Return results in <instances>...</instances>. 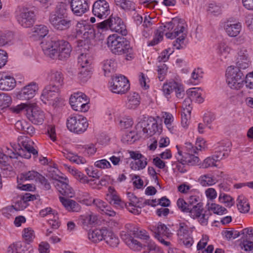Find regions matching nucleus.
<instances>
[{"label":"nucleus","instance_id":"09e8293b","mask_svg":"<svg viewBox=\"0 0 253 253\" xmlns=\"http://www.w3.org/2000/svg\"><path fill=\"white\" fill-rule=\"evenodd\" d=\"M18 97L21 100H29L32 98V85L29 84L24 86L19 92Z\"/></svg>","mask_w":253,"mask_h":253},{"label":"nucleus","instance_id":"7ed1b4c3","mask_svg":"<svg viewBox=\"0 0 253 253\" xmlns=\"http://www.w3.org/2000/svg\"><path fill=\"white\" fill-rule=\"evenodd\" d=\"M49 22L58 31H65L73 25L72 18L68 13L67 5L61 2L58 4L54 11L49 15Z\"/></svg>","mask_w":253,"mask_h":253},{"label":"nucleus","instance_id":"864d4df0","mask_svg":"<svg viewBox=\"0 0 253 253\" xmlns=\"http://www.w3.org/2000/svg\"><path fill=\"white\" fill-rule=\"evenodd\" d=\"M91 68H81L79 73L78 78L82 82H86L91 77Z\"/></svg>","mask_w":253,"mask_h":253},{"label":"nucleus","instance_id":"bf43d9fd","mask_svg":"<svg viewBox=\"0 0 253 253\" xmlns=\"http://www.w3.org/2000/svg\"><path fill=\"white\" fill-rule=\"evenodd\" d=\"M63 154L66 158L77 164H84L86 162L85 159L82 157L77 155L70 156L71 154H66L65 152H63Z\"/></svg>","mask_w":253,"mask_h":253},{"label":"nucleus","instance_id":"b1692460","mask_svg":"<svg viewBox=\"0 0 253 253\" xmlns=\"http://www.w3.org/2000/svg\"><path fill=\"white\" fill-rule=\"evenodd\" d=\"M110 30L122 35H126L127 34L126 27L122 19L119 17L111 16L110 17Z\"/></svg>","mask_w":253,"mask_h":253},{"label":"nucleus","instance_id":"c03bdc74","mask_svg":"<svg viewBox=\"0 0 253 253\" xmlns=\"http://www.w3.org/2000/svg\"><path fill=\"white\" fill-rule=\"evenodd\" d=\"M104 240L106 243L112 247H116L119 243L118 238L111 231L107 230V233H105Z\"/></svg>","mask_w":253,"mask_h":253},{"label":"nucleus","instance_id":"e2e57ef3","mask_svg":"<svg viewBox=\"0 0 253 253\" xmlns=\"http://www.w3.org/2000/svg\"><path fill=\"white\" fill-rule=\"evenodd\" d=\"M217 161L215 160V158L213 156L212 157H209L205 159L203 162L201 164L200 168L203 169H207L209 167L216 166L215 163Z\"/></svg>","mask_w":253,"mask_h":253},{"label":"nucleus","instance_id":"8fccbe9b","mask_svg":"<svg viewBox=\"0 0 253 253\" xmlns=\"http://www.w3.org/2000/svg\"><path fill=\"white\" fill-rule=\"evenodd\" d=\"M163 117L164 118V123L169 130L172 133H174L175 129L172 125V123L174 120L173 116L169 113L166 112Z\"/></svg>","mask_w":253,"mask_h":253},{"label":"nucleus","instance_id":"3c124183","mask_svg":"<svg viewBox=\"0 0 253 253\" xmlns=\"http://www.w3.org/2000/svg\"><path fill=\"white\" fill-rule=\"evenodd\" d=\"M116 64V62L112 59L106 60L103 62V69L105 76H107L108 74L114 71Z\"/></svg>","mask_w":253,"mask_h":253},{"label":"nucleus","instance_id":"0eeeda50","mask_svg":"<svg viewBox=\"0 0 253 253\" xmlns=\"http://www.w3.org/2000/svg\"><path fill=\"white\" fill-rule=\"evenodd\" d=\"M246 71L239 69L235 66H229L226 70L227 82L232 89H239L241 88L244 82Z\"/></svg>","mask_w":253,"mask_h":253},{"label":"nucleus","instance_id":"cd10ccee","mask_svg":"<svg viewBox=\"0 0 253 253\" xmlns=\"http://www.w3.org/2000/svg\"><path fill=\"white\" fill-rule=\"evenodd\" d=\"M11 110L15 113H19L21 111L25 113L29 120L32 118V103L31 101L27 103H23L11 108Z\"/></svg>","mask_w":253,"mask_h":253},{"label":"nucleus","instance_id":"338daca9","mask_svg":"<svg viewBox=\"0 0 253 253\" xmlns=\"http://www.w3.org/2000/svg\"><path fill=\"white\" fill-rule=\"evenodd\" d=\"M124 156L121 152L114 153V154L110 157L109 159L114 166H118L121 162Z\"/></svg>","mask_w":253,"mask_h":253},{"label":"nucleus","instance_id":"5701e85b","mask_svg":"<svg viewBox=\"0 0 253 253\" xmlns=\"http://www.w3.org/2000/svg\"><path fill=\"white\" fill-rule=\"evenodd\" d=\"M38 103L39 101L37 98L33 100V124L40 125L42 124L45 117Z\"/></svg>","mask_w":253,"mask_h":253},{"label":"nucleus","instance_id":"39448f33","mask_svg":"<svg viewBox=\"0 0 253 253\" xmlns=\"http://www.w3.org/2000/svg\"><path fill=\"white\" fill-rule=\"evenodd\" d=\"M164 26L167 30L166 36L168 39H173L178 37L173 42V46L177 49L183 48L184 40L187 36L184 24L177 19H173L166 23Z\"/></svg>","mask_w":253,"mask_h":253},{"label":"nucleus","instance_id":"58836bf2","mask_svg":"<svg viewBox=\"0 0 253 253\" xmlns=\"http://www.w3.org/2000/svg\"><path fill=\"white\" fill-rule=\"evenodd\" d=\"M91 61V56L87 53H82L78 59V64L81 68L90 67Z\"/></svg>","mask_w":253,"mask_h":253},{"label":"nucleus","instance_id":"dca6fc26","mask_svg":"<svg viewBox=\"0 0 253 253\" xmlns=\"http://www.w3.org/2000/svg\"><path fill=\"white\" fill-rule=\"evenodd\" d=\"M236 65V67L244 71H246L250 67L251 61L249 51L246 48L242 47L238 52Z\"/></svg>","mask_w":253,"mask_h":253},{"label":"nucleus","instance_id":"5fc2aeb1","mask_svg":"<svg viewBox=\"0 0 253 253\" xmlns=\"http://www.w3.org/2000/svg\"><path fill=\"white\" fill-rule=\"evenodd\" d=\"M22 237L24 243L30 247L32 243V228H24L22 232Z\"/></svg>","mask_w":253,"mask_h":253},{"label":"nucleus","instance_id":"f3484780","mask_svg":"<svg viewBox=\"0 0 253 253\" xmlns=\"http://www.w3.org/2000/svg\"><path fill=\"white\" fill-rule=\"evenodd\" d=\"M33 191L36 190L37 187L44 190H48L51 185L47 179L39 172L33 170Z\"/></svg>","mask_w":253,"mask_h":253},{"label":"nucleus","instance_id":"aec40b11","mask_svg":"<svg viewBox=\"0 0 253 253\" xmlns=\"http://www.w3.org/2000/svg\"><path fill=\"white\" fill-rule=\"evenodd\" d=\"M59 88L60 87L58 85L51 84L47 85L42 90L40 98L39 99L45 104L46 102L44 99L48 100L51 99L53 97L58 95Z\"/></svg>","mask_w":253,"mask_h":253},{"label":"nucleus","instance_id":"603ef678","mask_svg":"<svg viewBox=\"0 0 253 253\" xmlns=\"http://www.w3.org/2000/svg\"><path fill=\"white\" fill-rule=\"evenodd\" d=\"M7 253H26L20 242L14 243L8 247ZM30 253V251L28 252Z\"/></svg>","mask_w":253,"mask_h":253},{"label":"nucleus","instance_id":"9d476101","mask_svg":"<svg viewBox=\"0 0 253 253\" xmlns=\"http://www.w3.org/2000/svg\"><path fill=\"white\" fill-rule=\"evenodd\" d=\"M137 132H140L141 129L144 134L151 136L158 132L160 133L162 130L159 127L157 121L153 118H150L139 122L136 126Z\"/></svg>","mask_w":253,"mask_h":253},{"label":"nucleus","instance_id":"49530a36","mask_svg":"<svg viewBox=\"0 0 253 253\" xmlns=\"http://www.w3.org/2000/svg\"><path fill=\"white\" fill-rule=\"evenodd\" d=\"M147 164V159L142 156L141 158L136 160L134 162H131L130 167L133 170H140L144 169Z\"/></svg>","mask_w":253,"mask_h":253},{"label":"nucleus","instance_id":"a211bd4d","mask_svg":"<svg viewBox=\"0 0 253 253\" xmlns=\"http://www.w3.org/2000/svg\"><path fill=\"white\" fill-rule=\"evenodd\" d=\"M71 7L73 13L81 16L89 10L88 0H71Z\"/></svg>","mask_w":253,"mask_h":253},{"label":"nucleus","instance_id":"393cba45","mask_svg":"<svg viewBox=\"0 0 253 253\" xmlns=\"http://www.w3.org/2000/svg\"><path fill=\"white\" fill-rule=\"evenodd\" d=\"M65 181H57L56 182L54 183L55 187L58 192L62 195L68 197H73L74 195V191L73 188L68 184L66 181L67 179L64 178Z\"/></svg>","mask_w":253,"mask_h":253},{"label":"nucleus","instance_id":"f704fd0d","mask_svg":"<svg viewBox=\"0 0 253 253\" xmlns=\"http://www.w3.org/2000/svg\"><path fill=\"white\" fill-rule=\"evenodd\" d=\"M216 149L215 154L213 156L217 161L227 157L230 151L229 146H226L222 145L219 146Z\"/></svg>","mask_w":253,"mask_h":253},{"label":"nucleus","instance_id":"c756f323","mask_svg":"<svg viewBox=\"0 0 253 253\" xmlns=\"http://www.w3.org/2000/svg\"><path fill=\"white\" fill-rule=\"evenodd\" d=\"M105 233H107L106 229H95L88 232V238L92 242L98 243L104 240Z\"/></svg>","mask_w":253,"mask_h":253},{"label":"nucleus","instance_id":"f03ea898","mask_svg":"<svg viewBox=\"0 0 253 253\" xmlns=\"http://www.w3.org/2000/svg\"><path fill=\"white\" fill-rule=\"evenodd\" d=\"M40 44L44 54L51 59L63 60L70 56L71 46L65 40H43Z\"/></svg>","mask_w":253,"mask_h":253},{"label":"nucleus","instance_id":"1a4fd4ad","mask_svg":"<svg viewBox=\"0 0 253 253\" xmlns=\"http://www.w3.org/2000/svg\"><path fill=\"white\" fill-rule=\"evenodd\" d=\"M89 98L83 92H77L70 98V104L73 110L76 111L85 112L89 109Z\"/></svg>","mask_w":253,"mask_h":253},{"label":"nucleus","instance_id":"c85d7f7f","mask_svg":"<svg viewBox=\"0 0 253 253\" xmlns=\"http://www.w3.org/2000/svg\"><path fill=\"white\" fill-rule=\"evenodd\" d=\"M48 80L53 85L60 87L63 83V76L62 73L56 70H51L48 74Z\"/></svg>","mask_w":253,"mask_h":253},{"label":"nucleus","instance_id":"f8f14e48","mask_svg":"<svg viewBox=\"0 0 253 253\" xmlns=\"http://www.w3.org/2000/svg\"><path fill=\"white\" fill-rule=\"evenodd\" d=\"M128 80L124 76L120 75L112 78L110 82V90L118 94L125 93L129 88Z\"/></svg>","mask_w":253,"mask_h":253},{"label":"nucleus","instance_id":"79ce46f5","mask_svg":"<svg viewBox=\"0 0 253 253\" xmlns=\"http://www.w3.org/2000/svg\"><path fill=\"white\" fill-rule=\"evenodd\" d=\"M117 5L126 11H134L135 10V3L129 0H115Z\"/></svg>","mask_w":253,"mask_h":253},{"label":"nucleus","instance_id":"423d86ee","mask_svg":"<svg viewBox=\"0 0 253 253\" xmlns=\"http://www.w3.org/2000/svg\"><path fill=\"white\" fill-rule=\"evenodd\" d=\"M107 44L113 54H126L127 60L131 58L132 49L129 42L126 38L117 34L110 35L107 38Z\"/></svg>","mask_w":253,"mask_h":253},{"label":"nucleus","instance_id":"de8ad7c7","mask_svg":"<svg viewBox=\"0 0 253 253\" xmlns=\"http://www.w3.org/2000/svg\"><path fill=\"white\" fill-rule=\"evenodd\" d=\"M203 211V205L197 204V206L195 205L190 207L187 213H189L191 217L195 219L201 215Z\"/></svg>","mask_w":253,"mask_h":253},{"label":"nucleus","instance_id":"9b49d317","mask_svg":"<svg viewBox=\"0 0 253 253\" xmlns=\"http://www.w3.org/2000/svg\"><path fill=\"white\" fill-rule=\"evenodd\" d=\"M32 194L28 193L25 194L22 198L17 201L14 205L2 209V214L6 217L9 218L14 210L20 211L24 210L29 205V202L31 200Z\"/></svg>","mask_w":253,"mask_h":253},{"label":"nucleus","instance_id":"4468645a","mask_svg":"<svg viewBox=\"0 0 253 253\" xmlns=\"http://www.w3.org/2000/svg\"><path fill=\"white\" fill-rule=\"evenodd\" d=\"M174 90L176 96L181 99L184 95V89L182 84L175 81L169 82L164 84L162 91L167 98H169V95Z\"/></svg>","mask_w":253,"mask_h":253},{"label":"nucleus","instance_id":"4be33fe9","mask_svg":"<svg viewBox=\"0 0 253 253\" xmlns=\"http://www.w3.org/2000/svg\"><path fill=\"white\" fill-rule=\"evenodd\" d=\"M31 10L29 8H21L17 15V21L23 28L30 27L32 25Z\"/></svg>","mask_w":253,"mask_h":253},{"label":"nucleus","instance_id":"f257e3e1","mask_svg":"<svg viewBox=\"0 0 253 253\" xmlns=\"http://www.w3.org/2000/svg\"><path fill=\"white\" fill-rule=\"evenodd\" d=\"M32 154V141L30 137L21 136L19 139V146L10 143V147L0 148V189L2 187L1 176H13L15 170L11 164L12 159L20 158L30 159Z\"/></svg>","mask_w":253,"mask_h":253},{"label":"nucleus","instance_id":"20e7f679","mask_svg":"<svg viewBox=\"0 0 253 253\" xmlns=\"http://www.w3.org/2000/svg\"><path fill=\"white\" fill-rule=\"evenodd\" d=\"M110 194L107 195V199L109 203L118 209L126 207L130 212L134 214H139L141 212V209L143 208L141 204L143 200L142 198H138L133 193L128 192L127 196L129 202L126 203L122 201L120 197L114 193V188L110 187L109 188Z\"/></svg>","mask_w":253,"mask_h":253},{"label":"nucleus","instance_id":"c9c22d12","mask_svg":"<svg viewBox=\"0 0 253 253\" xmlns=\"http://www.w3.org/2000/svg\"><path fill=\"white\" fill-rule=\"evenodd\" d=\"M140 97L137 93L133 92L130 94L127 97L126 106L129 109H136L140 104Z\"/></svg>","mask_w":253,"mask_h":253},{"label":"nucleus","instance_id":"4d7b16f0","mask_svg":"<svg viewBox=\"0 0 253 253\" xmlns=\"http://www.w3.org/2000/svg\"><path fill=\"white\" fill-rule=\"evenodd\" d=\"M32 172L30 171L22 173L17 177V181H20V185L21 187H26V185H23L24 182H31Z\"/></svg>","mask_w":253,"mask_h":253},{"label":"nucleus","instance_id":"473e14b6","mask_svg":"<svg viewBox=\"0 0 253 253\" xmlns=\"http://www.w3.org/2000/svg\"><path fill=\"white\" fill-rule=\"evenodd\" d=\"M167 30L164 24L160 26L156 30L153 39L148 43L149 46H154L158 44L163 39L164 35H166Z\"/></svg>","mask_w":253,"mask_h":253},{"label":"nucleus","instance_id":"412c9836","mask_svg":"<svg viewBox=\"0 0 253 253\" xmlns=\"http://www.w3.org/2000/svg\"><path fill=\"white\" fill-rule=\"evenodd\" d=\"M176 148L177 149V153L175 155L176 160H182L183 163L191 166L195 165L199 163L198 157L194 155L193 153H185V155H183L182 151L180 150L177 145Z\"/></svg>","mask_w":253,"mask_h":253},{"label":"nucleus","instance_id":"13d9d810","mask_svg":"<svg viewBox=\"0 0 253 253\" xmlns=\"http://www.w3.org/2000/svg\"><path fill=\"white\" fill-rule=\"evenodd\" d=\"M157 72L158 78L160 81H162L168 72V67L166 64L163 63H160L157 66Z\"/></svg>","mask_w":253,"mask_h":253},{"label":"nucleus","instance_id":"774afa93","mask_svg":"<svg viewBox=\"0 0 253 253\" xmlns=\"http://www.w3.org/2000/svg\"><path fill=\"white\" fill-rule=\"evenodd\" d=\"M11 101V97L7 94H0V107L5 108L8 106Z\"/></svg>","mask_w":253,"mask_h":253},{"label":"nucleus","instance_id":"69168bd1","mask_svg":"<svg viewBox=\"0 0 253 253\" xmlns=\"http://www.w3.org/2000/svg\"><path fill=\"white\" fill-rule=\"evenodd\" d=\"M173 52L170 48L164 50L158 57V60L160 63L165 62L168 60L169 57Z\"/></svg>","mask_w":253,"mask_h":253},{"label":"nucleus","instance_id":"680f3d73","mask_svg":"<svg viewBox=\"0 0 253 253\" xmlns=\"http://www.w3.org/2000/svg\"><path fill=\"white\" fill-rule=\"evenodd\" d=\"M177 206L179 210L184 213H187L189 211L190 206L188 204V201H185L182 198H179L176 202Z\"/></svg>","mask_w":253,"mask_h":253},{"label":"nucleus","instance_id":"bb28decb","mask_svg":"<svg viewBox=\"0 0 253 253\" xmlns=\"http://www.w3.org/2000/svg\"><path fill=\"white\" fill-rule=\"evenodd\" d=\"M59 199L62 205L68 211L79 212L81 210V206L77 202L61 196H59Z\"/></svg>","mask_w":253,"mask_h":253},{"label":"nucleus","instance_id":"37998d69","mask_svg":"<svg viewBox=\"0 0 253 253\" xmlns=\"http://www.w3.org/2000/svg\"><path fill=\"white\" fill-rule=\"evenodd\" d=\"M56 166V165L54 163H53V164H49V167L47 169L48 176L50 178L55 180L54 183L56 182L57 181H60L64 179L63 177L60 176L58 174L59 170L55 167Z\"/></svg>","mask_w":253,"mask_h":253},{"label":"nucleus","instance_id":"72a5a7b5","mask_svg":"<svg viewBox=\"0 0 253 253\" xmlns=\"http://www.w3.org/2000/svg\"><path fill=\"white\" fill-rule=\"evenodd\" d=\"M198 181L203 186H211L217 182L216 179L211 173L201 175Z\"/></svg>","mask_w":253,"mask_h":253},{"label":"nucleus","instance_id":"0e129e2a","mask_svg":"<svg viewBox=\"0 0 253 253\" xmlns=\"http://www.w3.org/2000/svg\"><path fill=\"white\" fill-rule=\"evenodd\" d=\"M119 125L122 128H127L132 126L133 125L132 119L129 117H123L119 119Z\"/></svg>","mask_w":253,"mask_h":253},{"label":"nucleus","instance_id":"6ab92c4d","mask_svg":"<svg viewBox=\"0 0 253 253\" xmlns=\"http://www.w3.org/2000/svg\"><path fill=\"white\" fill-rule=\"evenodd\" d=\"M224 29L227 35L230 37H236L242 30V24L240 22L228 20L224 24Z\"/></svg>","mask_w":253,"mask_h":253},{"label":"nucleus","instance_id":"a878e982","mask_svg":"<svg viewBox=\"0 0 253 253\" xmlns=\"http://www.w3.org/2000/svg\"><path fill=\"white\" fill-rule=\"evenodd\" d=\"M16 85V81L14 77L9 74H3L0 78V89L11 90Z\"/></svg>","mask_w":253,"mask_h":253},{"label":"nucleus","instance_id":"a19ab883","mask_svg":"<svg viewBox=\"0 0 253 253\" xmlns=\"http://www.w3.org/2000/svg\"><path fill=\"white\" fill-rule=\"evenodd\" d=\"M97 220V216L91 212L86 213L81 216V220L83 225L88 226L94 223Z\"/></svg>","mask_w":253,"mask_h":253},{"label":"nucleus","instance_id":"e433bc0d","mask_svg":"<svg viewBox=\"0 0 253 253\" xmlns=\"http://www.w3.org/2000/svg\"><path fill=\"white\" fill-rule=\"evenodd\" d=\"M176 235L179 238H182L190 234L191 232L190 227L184 222L180 221L176 224Z\"/></svg>","mask_w":253,"mask_h":253},{"label":"nucleus","instance_id":"ea45409f","mask_svg":"<svg viewBox=\"0 0 253 253\" xmlns=\"http://www.w3.org/2000/svg\"><path fill=\"white\" fill-rule=\"evenodd\" d=\"M237 207L240 212L242 213L248 212L250 210V205L242 195L239 196L237 199Z\"/></svg>","mask_w":253,"mask_h":253},{"label":"nucleus","instance_id":"ddd939ff","mask_svg":"<svg viewBox=\"0 0 253 253\" xmlns=\"http://www.w3.org/2000/svg\"><path fill=\"white\" fill-rule=\"evenodd\" d=\"M149 228L154 233L155 237L160 242L167 246H169L170 245L169 242L165 241L162 237V235H164L169 238L172 235V233L164 224L159 222L155 225H151Z\"/></svg>","mask_w":253,"mask_h":253},{"label":"nucleus","instance_id":"7c9ffc66","mask_svg":"<svg viewBox=\"0 0 253 253\" xmlns=\"http://www.w3.org/2000/svg\"><path fill=\"white\" fill-rule=\"evenodd\" d=\"M48 33L47 27L44 25H36L33 29V39L39 40L44 38Z\"/></svg>","mask_w":253,"mask_h":253},{"label":"nucleus","instance_id":"4c0bfd02","mask_svg":"<svg viewBox=\"0 0 253 253\" xmlns=\"http://www.w3.org/2000/svg\"><path fill=\"white\" fill-rule=\"evenodd\" d=\"M187 93L192 101L200 103L204 101L201 96V89L200 88L190 89L187 90Z\"/></svg>","mask_w":253,"mask_h":253},{"label":"nucleus","instance_id":"052dcab7","mask_svg":"<svg viewBox=\"0 0 253 253\" xmlns=\"http://www.w3.org/2000/svg\"><path fill=\"white\" fill-rule=\"evenodd\" d=\"M221 203L227 204L226 206L230 208L234 204V199L230 196L224 193H221L219 197Z\"/></svg>","mask_w":253,"mask_h":253},{"label":"nucleus","instance_id":"6e6552de","mask_svg":"<svg viewBox=\"0 0 253 253\" xmlns=\"http://www.w3.org/2000/svg\"><path fill=\"white\" fill-rule=\"evenodd\" d=\"M66 125L70 131L80 134L86 130L88 124L86 118L82 115H71L67 119Z\"/></svg>","mask_w":253,"mask_h":253},{"label":"nucleus","instance_id":"2f4dec72","mask_svg":"<svg viewBox=\"0 0 253 253\" xmlns=\"http://www.w3.org/2000/svg\"><path fill=\"white\" fill-rule=\"evenodd\" d=\"M230 50V47L225 42H220L217 48V53L219 59L223 61L227 57Z\"/></svg>","mask_w":253,"mask_h":253},{"label":"nucleus","instance_id":"a18cd8bd","mask_svg":"<svg viewBox=\"0 0 253 253\" xmlns=\"http://www.w3.org/2000/svg\"><path fill=\"white\" fill-rule=\"evenodd\" d=\"M130 232L134 237L145 240L149 239L150 237L147 232L144 229H140L137 227H133L132 229H130Z\"/></svg>","mask_w":253,"mask_h":253},{"label":"nucleus","instance_id":"6e6d98bb","mask_svg":"<svg viewBox=\"0 0 253 253\" xmlns=\"http://www.w3.org/2000/svg\"><path fill=\"white\" fill-rule=\"evenodd\" d=\"M126 243L130 249L134 251H140L142 248V244L139 241L131 237L126 239Z\"/></svg>","mask_w":253,"mask_h":253},{"label":"nucleus","instance_id":"2eb2a0df","mask_svg":"<svg viewBox=\"0 0 253 253\" xmlns=\"http://www.w3.org/2000/svg\"><path fill=\"white\" fill-rule=\"evenodd\" d=\"M92 13L99 18H105L110 13L108 2L105 0H97L92 6Z\"/></svg>","mask_w":253,"mask_h":253}]
</instances>
